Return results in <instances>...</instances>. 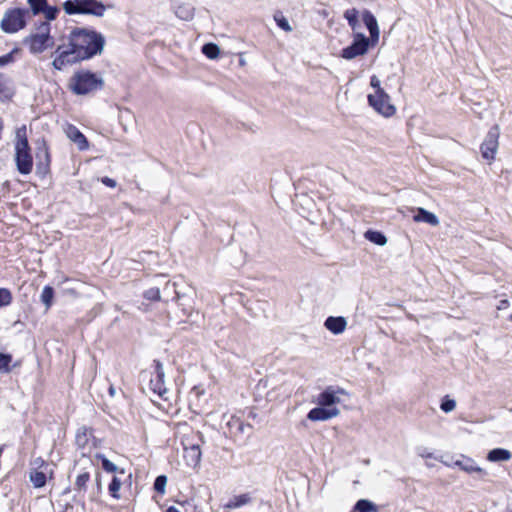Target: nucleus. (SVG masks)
<instances>
[{
    "instance_id": "obj_1",
    "label": "nucleus",
    "mask_w": 512,
    "mask_h": 512,
    "mask_svg": "<svg viewBox=\"0 0 512 512\" xmlns=\"http://www.w3.org/2000/svg\"><path fill=\"white\" fill-rule=\"evenodd\" d=\"M104 45L105 38L101 33L86 28H76L69 34L68 44L56 48L52 66L62 71L69 65L101 54Z\"/></svg>"
},
{
    "instance_id": "obj_2",
    "label": "nucleus",
    "mask_w": 512,
    "mask_h": 512,
    "mask_svg": "<svg viewBox=\"0 0 512 512\" xmlns=\"http://www.w3.org/2000/svg\"><path fill=\"white\" fill-rule=\"evenodd\" d=\"M112 7L98 0H66L63 3V10L67 15H90L96 18L104 17Z\"/></svg>"
},
{
    "instance_id": "obj_3",
    "label": "nucleus",
    "mask_w": 512,
    "mask_h": 512,
    "mask_svg": "<svg viewBox=\"0 0 512 512\" xmlns=\"http://www.w3.org/2000/svg\"><path fill=\"white\" fill-rule=\"evenodd\" d=\"M103 78L88 70H80L74 73L70 80L69 87L76 95H87L102 89Z\"/></svg>"
},
{
    "instance_id": "obj_4",
    "label": "nucleus",
    "mask_w": 512,
    "mask_h": 512,
    "mask_svg": "<svg viewBox=\"0 0 512 512\" xmlns=\"http://www.w3.org/2000/svg\"><path fill=\"white\" fill-rule=\"evenodd\" d=\"M15 164L17 171L22 175H29L33 170V157L26 136V127L17 130L15 141Z\"/></svg>"
},
{
    "instance_id": "obj_5",
    "label": "nucleus",
    "mask_w": 512,
    "mask_h": 512,
    "mask_svg": "<svg viewBox=\"0 0 512 512\" xmlns=\"http://www.w3.org/2000/svg\"><path fill=\"white\" fill-rule=\"evenodd\" d=\"M25 43L33 54L42 53L47 48L51 47L53 40L50 36V24L48 22H42L37 28V33L26 38Z\"/></svg>"
},
{
    "instance_id": "obj_6",
    "label": "nucleus",
    "mask_w": 512,
    "mask_h": 512,
    "mask_svg": "<svg viewBox=\"0 0 512 512\" xmlns=\"http://www.w3.org/2000/svg\"><path fill=\"white\" fill-rule=\"evenodd\" d=\"M29 11L23 8L7 10L1 20V28L6 33H16L26 26V17Z\"/></svg>"
},
{
    "instance_id": "obj_7",
    "label": "nucleus",
    "mask_w": 512,
    "mask_h": 512,
    "mask_svg": "<svg viewBox=\"0 0 512 512\" xmlns=\"http://www.w3.org/2000/svg\"><path fill=\"white\" fill-rule=\"evenodd\" d=\"M367 100L368 104L385 118L392 117L396 113V107L390 102V96L384 90L369 94Z\"/></svg>"
},
{
    "instance_id": "obj_8",
    "label": "nucleus",
    "mask_w": 512,
    "mask_h": 512,
    "mask_svg": "<svg viewBox=\"0 0 512 512\" xmlns=\"http://www.w3.org/2000/svg\"><path fill=\"white\" fill-rule=\"evenodd\" d=\"M499 136V127L498 125H494L489 129L485 139L480 145L481 156L489 164L495 160V156L499 147Z\"/></svg>"
},
{
    "instance_id": "obj_9",
    "label": "nucleus",
    "mask_w": 512,
    "mask_h": 512,
    "mask_svg": "<svg viewBox=\"0 0 512 512\" xmlns=\"http://www.w3.org/2000/svg\"><path fill=\"white\" fill-rule=\"evenodd\" d=\"M370 39L362 33H356L353 36L351 45L341 50L340 56L346 60H352L356 57L365 55L370 48Z\"/></svg>"
},
{
    "instance_id": "obj_10",
    "label": "nucleus",
    "mask_w": 512,
    "mask_h": 512,
    "mask_svg": "<svg viewBox=\"0 0 512 512\" xmlns=\"http://www.w3.org/2000/svg\"><path fill=\"white\" fill-rule=\"evenodd\" d=\"M53 470L50 464L41 458H37L33 462V468L30 471L29 478L35 488L45 486L47 478L52 477Z\"/></svg>"
},
{
    "instance_id": "obj_11",
    "label": "nucleus",
    "mask_w": 512,
    "mask_h": 512,
    "mask_svg": "<svg viewBox=\"0 0 512 512\" xmlns=\"http://www.w3.org/2000/svg\"><path fill=\"white\" fill-rule=\"evenodd\" d=\"M341 395H347L343 388L338 386H327L321 393L317 395L315 402L319 406L336 408L335 405L341 402Z\"/></svg>"
},
{
    "instance_id": "obj_12",
    "label": "nucleus",
    "mask_w": 512,
    "mask_h": 512,
    "mask_svg": "<svg viewBox=\"0 0 512 512\" xmlns=\"http://www.w3.org/2000/svg\"><path fill=\"white\" fill-rule=\"evenodd\" d=\"M154 367V376L150 379L149 388L154 394L163 397L164 394L167 392V388L164 382V368L159 360H154Z\"/></svg>"
},
{
    "instance_id": "obj_13",
    "label": "nucleus",
    "mask_w": 512,
    "mask_h": 512,
    "mask_svg": "<svg viewBox=\"0 0 512 512\" xmlns=\"http://www.w3.org/2000/svg\"><path fill=\"white\" fill-rule=\"evenodd\" d=\"M37 159V174L40 175L41 177H45L50 171L51 158L49 148L44 141L42 142V145L38 147Z\"/></svg>"
},
{
    "instance_id": "obj_14",
    "label": "nucleus",
    "mask_w": 512,
    "mask_h": 512,
    "mask_svg": "<svg viewBox=\"0 0 512 512\" xmlns=\"http://www.w3.org/2000/svg\"><path fill=\"white\" fill-rule=\"evenodd\" d=\"M339 414L340 410L338 408H327L318 405V407L308 412L307 418L311 421H326L337 417Z\"/></svg>"
},
{
    "instance_id": "obj_15",
    "label": "nucleus",
    "mask_w": 512,
    "mask_h": 512,
    "mask_svg": "<svg viewBox=\"0 0 512 512\" xmlns=\"http://www.w3.org/2000/svg\"><path fill=\"white\" fill-rule=\"evenodd\" d=\"M224 418L228 417L226 422V426L228 428V432L232 437H239L243 435L247 429H251L249 424H245L239 417L236 415H227L223 416Z\"/></svg>"
},
{
    "instance_id": "obj_16",
    "label": "nucleus",
    "mask_w": 512,
    "mask_h": 512,
    "mask_svg": "<svg viewBox=\"0 0 512 512\" xmlns=\"http://www.w3.org/2000/svg\"><path fill=\"white\" fill-rule=\"evenodd\" d=\"M64 131L66 136L77 145L79 150L83 151L88 149L89 144L87 138L76 126L67 124Z\"/></svg>"
},
{
    "instance_id": "obj_17",
    "label": "nucleus",
    "mask_w": 512,
    "mask_h": 512,
    "mask_svg": "<svg viewBox=\"0 0 512 512\" xmlns=\"http://www.w3.org/2000/svg\"><path fill=\"white\" fill-rule=\"evenodd\" d=\"M201 450L198 444L186 445L184 444V459L186 464L190 467H197L201 462Z\"/></svg>"
},
{
    "instance_id": "obj_18",
    "label": "nucleus",
    "mask_w": 512,
    "mask_h": 512,
    "mask_svg": "<svg viewBox=\"0 0 512 512\" xmlns=\"http://www.w3.org/2000/svg\"><path fill=\"white\" fill-rule=\"evenodd\" d=\"M362 20L369 30L370 38L375 42L378 41L379 27L375 16L369 10H364L362 13Z\"/></svg>"
},
{
    "instance_id": "obj_19",
    "label": "nucleus",
    "mask_w": 512,
    "mask_h": 512,
    "mask_svg": "<svg viewBox=\"0 0 512 512\" xmlns=\"http://www.w3.org/2000/svg\"><path fill=\"white\" fill-rule=\"evenodd\" d=\"M455 465L467 473H477L480 476L487 475V472L483 468L479 467L475 461L469 457L465 458L464 460L456 461Z\"/></svg>"
},
{
    "instance_id": "obj_20",
    "label": "nucleus",
    "mask_w": 512,
    "mask_h": 512,
    "mask_svg": "<svg viewBox=\"0 0 512 512\" xmlns=\"http://www.w3.org/2000/svg\"><path fill=\"white\" fill-rule=\"evenodd\" d=\"M347 322L344 317H328L325 322L324 326L333 334H340L342 333L346 328Z\"/></svg>"
},
{
    "instance_id": "obj_21",
    "label": "nucleus",
    "mask_w": 512,
    "mask_h": 512,
    "mask_svg": "<svg viewBox=\"0 0 512 512\" xmlns=\"http://www.w3.org/2000/svg\"><path fill=\"white\" fill-rule=\"evenodd\" d=\"M415 222H425L432 226L439 224L438 218L435 214L425 210L424 208H418L417 214L413 216Z\"/></svg>"
},
{
    "instance_id": "obj_22",
    "label": "nucleus",
    "mask_w": 512,
    "mask_h": 512,
    "mask_svg": "<svg viewBox=\"0 0 512 512\" xmlns=\"http://www.w3.org/2000/svg\"><path fill=\"white\" fill-rule=\"evenodd\" d=\"M510 458V451L503 448L492 449L487 454V460L490 462L508 461Z\"/></svg>"
},
{
    "instance_id": "obj_23",
    "label": "nucleus",
    "mask_w": 512,
    "mask_h": 512,
    "mask_svg": "<svg viewBox=\"0 0 512 512\" xmlns=\"http://www.w3.org/2000/svg\"><path fill=\"white\" fill-rule=\"evenodd\" d=\"M174 13L179 19L189 21L194 16V9L190 5L180 4L175 7Z\"/></svg>"
},
{
    "instance_id": "obj_24",
    "label": "nucleus",
    "mask_w": 512,
    "mask_h": 512,
    "mask_svg": "<svg viewBox=\"0 0 512 512\" xmlns=\"http://www.w3.org/2000/svg\"><path fill=\"white\" fill-rule=\"evenodd\" d=\"M354 512H379V507L367 499H360L353 507Z\"/></svg>"
},
{
    "instance_id": "obj_25",
    "label": "nucleus",
    "mask_w": 512,
    "mask_h": 512,
    "mask_svg": "<svg viewBox=\"0 0 512 512\" xmlns=\"http://www.w3.org/2000/svg\"><path fill=\"white\" fill-rule=\"evenodd\" d=\"M364 236L370 242L380 246H383L387 243L386 236L380 231L368 230L365 232Z\"/></svg>"
},
{
    "instance_id": "obj_26",
    "label": "nucleus",
    "mask_w": 512,
    "mask_h": 512,
    "mask_svg": "<svg viewBox=\"0 0 512 512\" xmlns=\"http://www.w3.org/2000/svg\"><path fill=\"white\" fill-rule=\"evenodd\" d=\"M96 457L101 460L102 467L105 471L111 473L120 472L121 474L125 473L124 469H119L117 465L107 459L104 455L98 454Z\"/></svg>"
},
{
    "instance_id": "obj_27",
    "label": "nucleus",
    "mask_w": 512,
    "mask_h": 512,
    "mask_svg": "<svg viewBox=\"0 0 512 512\" xmlns=\"http://www.w3.org/2000/svg\"><path fill=\"white\" fill-rule=\"evenodd\" d=\"M202 53L209 59H216L220 54V48L214 43H207L203 45Z\"/></svg>"
},
{
    "instance_id": "obj_28",
    "label": "nucleus",
    "mask_w": 512,
    "mask_h": 512,
    "mask_svg": "<svg viewBox=\"0 0 512 512\" xmlns=\"http://www.w3.org/2000/svg\"><path fill=\"white\" fill-rule=\"evenodd\" d=\"M11 96L12 90L8 79L3 74H0V99H9Z\"/></svg>"
},
{
    "instance_id": "obj_29",
    "label": "nucleus",
    "mask_w": 512,
    "mask_h": 512,
    "mask_svg": "<svg viewBox=\"0 0 512 512\" xmlns=\"http://www.w3.org/2000/svg\"><path fill=\"white\" fill-rule=\"evenodd\" d=\"M344 18L347 20L352 30L358 25V10L356 8L347 9L344 12Z\"/></svg>"
},
{
    "instance_id": "obj_30",
    "label": "nucleus",
    "mask_w": 512,
    "mask_h": 512,
    "mask_svg": "<svg viewBox=\"0 0 512 512\" xmlns=\"http://www.w3.org/2000/svg\"><path fill=\"white\" fill-rule=\"evenodd\" d=\"M54 297V291L51 286H45L41 293V301L46 306V309H49L52 305Z\"/></svg>"
},
{
    "instance_id": "obj_31",
    "label": "nucleus",
    "mask_w": 512,
    "mask_h": 512,
    "mask_svg": "<svg viewBox=\"0 0 512 512\" xmlns=\"http://www.w3.org/2000/svg\"><path fill=\"white\" fill-rule=\"evenodd\" d=\"M122 482L117 476H113L111 483L109 484L108 490L110 495L114 499H120L119 491L121 489Z\"/></svg>"
},
{
    "instance_id": "obj_32",
    "label": "nucleus",
    "mask_w": 512,
    "mask_h": 512,
    "mask_svg": "<svg viewBox=\"0 0 512 512\" xmlns=\"http://www.w3.org/2000/svg\"><path fill=\"white\" fill-rule=\"evenodd\" d=\"M89 479H90V475L88 472H83V473L79 474L75 480V488L78 491H86L87 483H88Z\"/></svg>"
},
{
    "instance_id": "obj_33",
    "label": "nucleus",
    "mask_w": 512,
    "mask_h": 512,
    "mask_svg": "<svg viewBox=\"0 0 512 512\" xmlns=\"http://www.w3.org/2000/svg\"><path fill=\"white\" fill-rule=\"evenodd\" d=\"M90 431L88 428L86 427H82L80 428L78 431H77V434H76V441H77V444L80 445V446H85L87 444V441H88V436L90 435Z\"/></svg>"
},
{
    "instance_id": "obj_34",
    "label": "nucleus",
    "mask_w": 512,
    "mask_h": 512,
    "mask_svg": "<svg viewBox=\"0 0 512 512\" xmlns=\"http://www.w3.org/2000/svg\"><path fill=\"white\" fill-rule=\"evenodd\" d=\"M27 2L31 7L33 15L39 14L47 4V0H27Z\"/></svg>"
},
{
    "instance_id": "obj_35",
    "label": "nucleus",
    "mask_w": 512,
    "mask_h": 512,
    "mask_svg": "<svg viewBox=\"0 0 512 512\" xmlns=\"http://www.w3.org/2000/svg\"><path fill=\"white\" fill-rule=\"evenodd\" d=\"M12 294L7 288H0V308L10 305Z\"/></svg>"
},
{
    "instance_id": "obj_36",
    "label": "nucleus",
    "mask_w": 512,
    "mask_h": 512,
    "mask_svg": "<svg viewBox=\"0 0 512 512\" xmlns=\"http://www.w3.org/2000/svg\"><path fill=\"white\" fill-rule=\"evenodd\" d=\"M19 53L18 49H13L11 52L0 56V67L7 66L15 61V55Z\"/></svg>"
},
{
    "instance_id": "obj_37",
    "label": "nucleus",
    "mask_w": 512,
    "mask_h": 512,
    "mask_svg": "<svg viewBox=\"0 0 512 512\" xmlns=\"http://www.w3.org/2000/svg\"><path fill=\"white\" fill-rule=\"evenodd\" d=\"M12 357L9 354L0 353V372H8Z\"/></svg>"
},
{
    "instance_id": "obj_38",
    "label": "nucleus",
    "mask_w": 512,
    "mask_h": 512,
    "mask_svg": "<svg viewBox=\"0 0 512 512\" xmlns=\"http://www.w3.org/2000/svg\"><path fill=\"white\" fill-rule=\"evenodd\" d=\"M44 13L45 18L49 21L56 19L59 9L55 6H47V4L44 7V10L41 11Z\"/></svg>"
},
{
    "instance_id": "obj_39",
    "label": "nucleus",
    "mask_w": 512,
    "mask_h": 512,
    "mask_svg": "<svg viewBox=\"0 0 512 512\" xmlns=\"http://www.w3.org/2000/svg\"><path fill=\"white\" fill-rule=\"evenodd\" d=\"M274 20L281 29H283L284 31H288V20L286 19L282 12H275Z\"/></svg>"
},
{
    "instance_id": "obj_40",
    "label": "nucleus",
    "mask_w": 512,
    "mask_h": 512,
    "mask_svg": "<svg viewBox=\"0 0 512 512\" xmlns=\"http://www.w3.org/2000/svg\"><path fill=\"white\" fill-rule=\"evenodd\" d=\"M167 484V477L165 475H160L155 479L154 489L163 494L165 492V487Z\"/></svg>"
},
{
    "instance_id": "obj_41",
    "label": "nucleus",
    "mask_w": 512,
    "mask_h": 512,
    "mask_svg": "<svg viewBox=\"0 0 512 512\" xmlns=\"http://www.w3.org/2000/svg\"><path fill=\"white\" fill-rule=\"evenodd\" d=\"M455 407H456V402L453 399H449L448 396H445L442 399V402L440 405V408L442 411L448 413V412L453 411L455 409Z\"/></svg>"
},
{
    "instance_id": "obj_42",
    "label": "nucleus",
    "mask_w": 512,
    "mask_h": 512,
    "mask_svg": "<svg viewBox=\"0 0 512 512\" xmlns=\"http://www.w3.org/2000/svg\"><path fill=\"white\" fill-rule=\"evenodd\" d=\"M144 297L148 300L159 301L160 300V290L159 288L153 287L145 291Z\"/></svg>"
},
{
    "instance_id": "obj_43",
    "label": "nucleus",
    "mask_w": 512,
    "mask_h": 512,
    "mask_svg": "<svg viewBox=\"0 0 512 512\" xmlns=\"http://www.w3.org/2000/svg\"><path fill=\"white\" fill-rule=\"evenodd\" d=\"M370 85L375 89V92H378L379 90H384L380 85L379 79L375 75L371 76Z\"/></svg>"
},
{
    "instance_id": "obj_44",
    "label": "nucleus",
    "mask_w": 512,
    "mask_h": 512,
    "mask_svg": "<svg viewBox=\"0 0 512 512\" xmlns=\"http://www.w3.org/2000/svg\"><path fill=\"white\" fill-rule=\"evenodd\" d=\"M101 182H102L105 186L110 187V188H115V187H116V185H117V183H116V181H115L114 179H112V178H110V177H107V176L102 177V178H101Z\"/></svg>"
},
{
    "instance_id": "obj_45",
    "label": "nucleus",
    "mask_w": 512,
    "mask_h": 512,
    "mask_svg": "<svg viewBox=\"0 0 512 512\" xmlns=\"http://www.w3.org/2000/svg\"><path fill=\"white\" fill-rule=\"evenodd\" d=\"M245 502L246 501L243 498V496H240V497L236 498L235 501H231L227 506L229 508H236V507L243 505Z\"/></svg>"
},
{
    "instance_id": "obj_46",
    "label": "nucleus",
    "mask_w": 512,
    "mask_h": 512,
    "mask_svg": "<svg viewBox=\"0 0 512 512\" xmlns=\"http://www.w3.org/2000/svg\"><path fill=\"white\" fill-rule=\"evenodd\" d=\"M510 306V302L508 299H502L499 301V304L497 305V310H505Z\"/></svg>"
},
{
    "instance_id": "obj_47",
    "label": "nucleus",
    "mask_w": 512,
    "mask_h": 512,
    "mask_svg": "<svg viewBox=\"0 0 512 512\" xmlns=\"http://www.w3.org/2000/svg\"><path fill=\"white\" fill-rule=\"evenodd\" d=\"M108 392L111 397H114L116 395V389H115L114 385H110Z\"/></svg>"
},
{
    "instance_id": "obj_48",
    "label": "nucleus",
    "mask_w": 512,
    "mask_h": 512,
    "mask_svg": "<svg viewBox=\"0 0 512 512\" xmlns=\"http://www.w3.org/2000/svg\"><path fill=\"white\" fill-rule=\"evenodd\" d=\"M166 512H181L178 508H176L175 506H170Z\"/></svg>"
},
{
    "instance_id": "obj_49",
    "label": "nucleus",
    "mask_w": 512,
    "mask_h": 512,
    "mask_svg": "<svg viewBox=\"0 0 512 512\" xmlns=\"http://www.w3.org/2000/svg\"><path fill=\"white\" fill-rule=\"evenodd\" d=\"M97 487H98V490L100 491L101 490V483H100L98 478H97Z\"/></svg>"
},
{
    "instance_id": "obj_50",
    "label": "nucleus",
    "mask_w": 512,
    "mask_h": 512,
    "mask_svg": "<svg viewBox=\"0 0 512 512\" xmlns=\"http://www.w3.org/2000/svg\"><path fill=\"white\" fill-rule=\"evenodd\" d=\"M509 320L512 321V313L509 315Z\"/></svg>"
},
{
    "instance_id": "obj_51",
    "label": "nucleus",
    "mask_w": 512,
    "mask_h": 512,
    "mask_svg": "<svg viewBox=\"0 0 512 512\" xmlns=\"http://www.w3.org/2000/svg\"><path fill=\"white\" fill-rule=\"evenodd\" d=\"M2 452H3V449H2V448H0V455L2 454Z\"/></svg>"
},
{
    "instance_id": "obj_52",
    "label": "nucleus",
    "mask_w": 512,
    "mask_h": 512,
    "mask_svg": "<svg viewBox=\"0 0 512 512\" xmlns=\"http://www.w3.org/2000/svg\"><path fill=\"white\" fill-rule=\"evenodd\" d=\"M350 512H354V510L352 509V511H350Z\"/></svg>"
}]
</instances>
